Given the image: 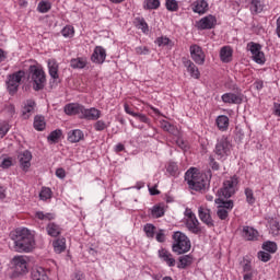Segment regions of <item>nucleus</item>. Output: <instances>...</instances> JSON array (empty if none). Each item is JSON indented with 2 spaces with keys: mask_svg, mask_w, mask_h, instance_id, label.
<instances>
[{
  "mask_svg": "<svg viewBox=\"0 0 280 280\" xmlns=\"http://www.w3.org/2000/svg\"><path fill=\"white\" fill-rule=\"evenodd\" d=\"M45 127H46L45 117L36 116L35 119H34L35 130L43 131V130H45Z\"/></svg>",
  "mask_w": 280,
  "mask_h": 280,
  "instance_id": "obj_40",
  "label": "nucleus"
},
{
  "mask_svg": "<svg viewBox=\"0 0 280 280\" xmlns=\"http://www.w3.org/2000/svg\"><path fill=\"white\" fill-rule=\"evenodd\" d=\"M13 264V277H21L27 272V258L24 256H15L12 259Z\"/></svg>",
  "mask_w": 280,
  "mask_h": 280,
  "instance_id": "obj_10",
  "label": "nucleus"
},
{
  "mask_svg": "<svg viewBox=\"0 0 280 280\" xmlns=\"http://www.w3.org/2000/svg\"><path fill=\"white\" fill-rule=\"evenodd\" d=\"M37 10L40 12V14H47L49 10H51V2L49 1H40L37 5Z\"/></svg>",
  "mask_w": 280,
  "mask_h": 280,
  "instance_id": "obj_41",
  "label": "nucleus"
},
{
  "mask_svg": "<svg viewBox=\"0 0 280 280\" xmlns=\"http://www.w3.org/2000/svg\"><path fill=\"white\" fill-rule=\"evenodd\" d=\"M67 176V172L65 168H57L56 170V177L57 178H65Z\"/></svg>",
  "mask_w": 280,
  "mask_h": 280,
  "instance_id": "obj_62",
  "label": "nucleus"
},
{
  "mask_svg": "<svg viewBox=\"0 0 280 280\" xmlns=\"http://www.w3.org/2000/svg\"><path fill=\"white\" fill-rule=\"evenodd\" d=\"M25 78V72L18 71L13 74H9L7 79V89L10 95H14L16 91H19V86L21 85V81Z\"/></svg>",
  "mask_w": 280,
  "mask_h": 280,
  "instance_id": "obj_6",
  "label": "nucleus"
},
{
  "mask_svg": "<svg viewBox=\"0 0 280 280\" xmlns=\"http://www.w3.org/2000/svg\"><path fill=\"white\" fill-rule=\"evenodd\" d=\"M156 242L163 243L165 242V230H160L155 235Z\"/></svg>",
  "mask_w": 280,
  "mask_h": 280,
  "instance_id": "obj_59",
  "label": "nucleus"
},
{
  "mask_svg": "<svg viewBox=\"0 0 280 280\" xmlns=\"http://www.w3.org/2000/svg\"><path fill=\"white\" fill-rule=\"evenodd\" d=\"M62 137V130L56 129L49 133L47 137L49 143H58Z\"/></svg>",
  "mask_w": 280,
  "mask_h": 280,
  "instance_id": "obj_38",
  "label": "nucleus"
},
{
  "mask_svg": "<svg viewBox=\"0 0 280 280\" xmlns=\"http://www.w3.org/2000/svg\"><path fill=\"white\" fill-rule=\"evenodd\" d=\"M94 128L95 130H97L98 132H102V130H106V128H108V126L106 125V122L104 120H97L94 124Z\"/></svg>",
  "mask_w": 280,
  "mask_h": 280,
  "instance_id": "obj_54",
  "label": "nucleus"
},
{
  "mask_svg": "<svg viewBox=\"0 0 280 280\" xmlns=\"http://www.w3.org/2000/svg\"><path fill=\"white\" fill-rule=\"evenodd\" d=\"M184 67L195 80H198L200 78V70H198V67L196 66V63H194V61L189 59L184 60Z\"/></svg>",
  "mask_w": 280,
  "mask_h": 280,
  "instance_id": "obj_22",
  "label": "nucleus"
},
{
  "mask_svg": "<svg viewBox=\"0 0 280 280\" xmlns=\"http://www.w3.org/2000/svg\"><path fill=\"white\" fill-rule=\"evenodd\" d=\"M10 131V125L8 122L0 124V139H3Z\"/></svg>",
  "mask_w": 280,
  "mask_h": 280,
  "instance_id": "obj_53",
  "label": "nucleus"
},
{
  "mask_svg": "<svg viewBox=\"0 0 280 280\" xmlns=\"http://www.w3.org/2000/svg\"><path fill=\"white\" fill-rule=\"evenodd\" d=\"M136 21V27H138V30H141L145 34V32H148V23L145 22V20L137 19Z\"/></svg>",
  "mask_w": 280,
  "mask_h": 280,
  "instance_id": "obj_51",
  "label": "nucleus"
},
{
  "mask_svg": "<svg viewBox=\"0 0 280 280\" xmlns=\"http://www.w3.org/2000/svg\"><path fill=\"white\" fill-rule=\"evenodd\" d=\"M155 44L159 46V47H167V45H171L172 44V40L168 38V37H158L155 39Z\"/></svg>",
  "mask_w": 280,
  "mask_h": 280,
  "instance_id": "obj_49",
  "label": "nucleus"
},
{
  "mask_svg": "<svg viewBox=\"0 0 280 280\" xmlns=\"http://www.w3.org/2000/svg\"><path fill=\"white\" fill-rule=\"evenodd\" d=\"M126 150V147L121 143H118L115 145V152H124Z\"/></svg>",
  "mask_w": 280,
  "mask_h": 280,
  "instance_id": "obj_63",
  "label": "nucleus"
},
{
  "mask_svg": "<svg viewBox=\"0 0 280 280\" xmlns=\"http://www.w3.org/2000/svg\"><path fill=\"white\" fill-rule=\"evenodd\" d=\"M158 8H161V1L160 0H145L144 1V9L145 10H158Z\"/></svg>",
  "mask_w": 280,
  "mask_h": 280,
  "instance_id": "obj_45",
  "label": "nucleus"
},
{
  "mask_svg": "<svg viewBox=\"0 0 280 280\" xmlns=\"http://www.w3.org/2000/svg\"><path fill=\"white\" fill-rule=\"evenodd\" d=\"M0 167H2V170H8L9 167H12V158L4 159L1 162Z\"/></svg>",
  "mask_w": 280,
  "mask_h": 280,
  "instance_id": "obj_58",
  "label": "nucleus"
},
{
  "mask_svg": "<svg viewBox=\"0 0 280 280\" xmlns=\"http://www.w3.org/2000/svg\"><path fill=\"white\" fill-rule=\"evenodd\" d=\"M82 108H83V105H80L78 103H70V104H67L63 108L66 115H82Z\"/></svg>",
  "mask_w": 280,
  "mask_h": 280,
  "instance_id": "obj_25",
  "label": "nucleus"
},
{
  "mask_svg": "<svg viewBox=\"0 0 280 280\" xmlns=\"http://www.w3.org/2000/svg\"><path fill=\"white\" fill-rule=\"evenodd\" d=\"M247 50L252 54V59L257 65L266 63V55L261 51V46L257 43L250 42L247 44Z\"/></svg>",
  "mask_w": 280,
  "mask_h": 280,
  "instance_id": "obj_8",
  "label": "nucleus"
},
{
  "mask_svg": "<svg viewBox=\"0 0 280 280\" xmlns=\"http://www.w3.org/2000/svg\"><path fill=\"white\" fill-rule=\"evenodd\" d=\"M166 172L171 176H178V164H176L175 162H168L166 165Z\"/></svg>",
  "mask_w": 280,
  "mask_h": 280,
  "instance_id": "obj_43",
  "label": "nucleus"
},
{
  "mask_svg": "<svg viewBox=\"0 0 280 280\" xmlns=\"http://www.w3.org/2000/svg\"><path fill=\"white\" fill-rule=\"evenodd\" d=\"M221 100L224 104H242L244 102V94L241 92L233 93L229 92L221 96Z\"/></svg>",
  "mask_w": 280,
  "mask_h": 280,
  "instance_id": "obj_14",
  "label": "nucleus"
},
{
  "mask_svg": "<svg viewBox=\"0 0 280 280\" xmlns=\"http://www.w3.org/2000/svg\"><path fill=\"white\" fill-rule=\"evenodd\" d=\"M268 224H269V233H271V235H273V237H277V235H279V233H280L279 219L271 218V219H269Z\"/></svg>",
  "mask_w": 280,
  "mask_h": 280,
  "instance_id": "obj_31",
  "label": "nucleus"
},
{
  "mask_svg": "<svg viewBox=\"0 0 280 280\" xmlns=\"http://www.w3.org/2000/svg\"><path fill=\"white\" fill-rule=\"evenodd\" d=\"M272 258V256L269 253L266 252H259L258 253V259H260V261H270V259Z\"/></svg>",
  "mask_w": 280,
  "mask_h": 280,
  "instance_id": "obj_56",
  "label": "nucleus"
},
{
  "mask_svg": "<svg viewBox=\"0 0 280 280\" xmlns=\"http://www.w3.org/2000/svg\"><path fill=\"white\" fill-rule=\"evenodd\" d=\"M151 215L152 218H163V215H165V208L161 205L154 206L151 209Z\"/></svg>",
  "mask_w": 280,
  "mask_h": 280,
  "instance_id": "obj_39",
  "label": "nucleus"
},
{
  "mask_svg": "<svg viewBox=\"0 0 280 280\" xmlns=\"http://www.w3.org/2000/svg\"><path fill=\"white\" fill-rule=\"evenodd\" d=\"M82 139H84V132L80 129H74L68 132V141H70V143H80Z\"/></svg>",
  "mask_w": 280,
  "mask_h": 280,
  "instance_id": "obj_29",
  "label": "nucleus"
},
{
  "mask_svg": "<svg viewBox=\"0 0 280 280\" xmlns=\"http://www.w3.org/2000/svg\"><path fill=\"white\" fill-rule=\"evenodd\" d=\"M31 83L34 91H43L47 84V74L40 65H33L28 69Z\"/></svg>",
  "mask_w": 280,
  "mask_h": 280,
  "instance_id": "obj_3",
  "label": "nucleus"
},
{
  "mask_svg": "<svg viewBox=\"0 0 280 280\" xmlns=\"http://www.w3.org/2000/svg\"><path fill=\"white\" fill-rule=\"evenodd\" d=\"M166 9L168 10V12H178V1L166 0Z\"/></svg>",
  "mask_w": 280,
  "mask_h": 280,
  "instance_id": "obj_48",
  "label": "nucleus"
},
{
  "mask_svg": "<svg viewBox=\"0 0 280 280\" xmlns=\"http://www.w3.org/2000/svg\"><path fill=\"white\" fill-rule=\"evenodd\" d=\"M243 279L244 280H253V277L257 275V270H254L253 265H250L249 260H244L243 261Z\"/></svg>",
  "mask_w": 280,
  "mask_h": 280,
  "instance_id": "obj_24",
  "label": "nucleus"
},
{
  "mask_svg": "<svg viewBox=\"0 0 280 280\" xmlns=\"http://www.w3.org/2000/svg\"><path fill=\"white\" fill-rule=\"evenodd\" d=\"M186 228L190 233H194L195 235H200V233H202V228H200V222L196 217H190V219H186Z\"/></svg>",
  "mask_w": 280,
  "mask_h": 280,
  "instance_id": "obj_17",
  "label": "nucleus"
},
{
  "mask_svg": "<svg viewBox=\"0 0 280 280\" xmlns=\"http://www.w3.org/2000/svg\"><path fill=\"white\" fill-rule=\"evenodd\" d=\"M58 70H59L58 62L55 59H49L48 73L55 82H58V80H60V74L58 73Z\"/></svg>",
  "mask_w": 280,
  "mask_h": 280,
  "instance_id": "obj_20",
  "label": "nucleus"
},
{
  "mask_svg": "<svg viewBox=\"0 0 280 280\" xmlns=\"http://www.w3.org/2000/svg\"><path fill=\"white\" fill-rule=\"evenodd\" d=\"M39 198L40 200H49V198H51V189L47 187L42 188Z\"/></svg>",
  "mask_w": 280,
  "mask_h": 280,
  "instance_id": "obj_50",
  "label": "nucleus"
},
{
  "mask_svg": "<svg viewBox=\"0 0 280 280\" xmlns=\"http://www.w3.org/2000/svg\"><path fill=\"white\" fill-rule=\"evenodd\" d=\"M136 54H138V56H147V54H150V48L147 46L136 47Z\"/></svg>",
  "mask_w": 280,
  "mask_h": 280,
  "instance_id": "obj_55",
  "label": "nucleus"
},
{
  "mask_svg": "<svg viewBox=\"0 0 280 280\" xmlns=\"http://www.w3.org/2000/svg\"><path fill=\"white\" fill-rule=\"evenodd\" d=\"M92 62L96 65H103L106 60V49L102 46H96L91 57Z\"/></svg>",
  "mask_w": 280,
  "mask_h": 280,
  "instance_id": "obj_16",
  "label": "nucleus"
},
{
  "mask_svg": "<svg viewBox=\"0 0 280 280\" xmlns=\"http://www.w3.org/2000/svg\"><path fill=\"white\" fill-rule=\"evenodd\" d=\"M61 35L65 38H73V36L75 35V28L71 25H66L62 30H61Z\"/></svg>",
  "mask_w": 280,
  "mask_h": 280,
  "instance_id": "obj_42",
  "label": "nucleus"
},
{
  "mask_svg": "<svg viewBox=\"0 0 280 280\" xmlns=\"http://www.w3.org/2000/svg\"><path fill=\"white\" fill-rule=\"evenodd\" d=\"M46 231L50 237H58V235L62 233V228H60L56 222H50L47 224Z\"/></svg>",
  "mask_w": 280,
  "mask_h": 280,
  "instance_id": "obj_30",
  "label": "nucleus"
},
{
  "mask_svg": "<svg viewBox=\"0 0 280 280\" xmlns=\"http://www.w3.org/2000/svg\"><path fill=\"white\" fill-rule=\"evenodd\" d=\"M31 277L33 280H49L47 271L43 267H36L32 269Z\"/></svg>",
  "mask_w": 280,
  "mask_h": 280,
  "instance_id": "obj_27",
  "label": "nucleus"
},
{
  "mask_svg": "<svg viewBox=\"0 0 280 280\" xmlns=\"http://www.w3.org/2000/svg\"><path fill=\"white\" fill-rule=\"evenodd\" d=\"M185 180L192 191H205L209 186L207 175L198 172L197 168L188 170L185 174Z\"/></svg>",
  "mask_w": 280,
  "mask_h": 280,
  "instance_id": "obj_2",
  "label": "nucleus"
},
{
  "mask_svg": "<svg viewBox=\"0 0 280 280\" xmlns=\"http://www.w3.org/2000/svg\"><path fill=\"white\" fill-rule=\"evenodd\" d=\"M218 25V19L214 15H207L197 22V30H213Z\"/></svg>",
  "mask_w": 280,
  "mask_h": 280,
  "instance_id": "obj_11",
  "label": "nucleus"
},
{
  "mask_svg": "<svg viewBox=\"0 0 280 280\" xmlns=\"http://www.w3.org/2000/svg\"><path fill=\"white\" fill-rule=\"evenodd\" d=\"M210 167L214 170V172H218V170H220V164L215 162V159H213L212 156H210Z\"/></svg>",
  "mask_w": 280,
  "mask_h": 280,
  "instance_id": "obj_61",
  "label": "nucleus"
},
{
  "mask_svg": "<svg viewBox=\"0 0 280 280\" xmlns=\"http://www.w3.org/2000/svg\"><path fill=\"white\" fill-rule=\"evenodd\" d=\"M245 196L248 205H255V195L253 194V189L246 188Z\"/></svg>",
  "mask_w": 280,
  "mask_h": 280,
  "instance_id": "obj_52",
  "label": "nucleus"
},
{
  "mask_svg": "<svg viewBox=\"0 0 280 280\" xmlns=\"http://www.w3.org/2000/svg\"><path fill=\"white\" fill-rule=\"evenodd\" d=\"M16 253H32L36 248L34 233L26 228H18L10 233Z\"/></svg>",
  "mask_w": 280,
  "mask_h": 280,
  "instance_id": "obj_1",
  "label": "nucleus"
},
{
  "mask_svg": "<svg viewBox=\"0 0 280 280\" xmlns=\"http://www.w3.org/2000/svg\"><path fill=\"white\" fill-rule=\"evenodd\" d=\"M35 217L37 218V220H42L44 222H51V220H56V214L51 213V212H43V211H38L36 212Z\"/></svg>",
  "mask_w": 280,
  "mask_h": 280,
  "instance_id": "obj_35",
  "label": "nucleus"
},
{
  "mask_svg": "<svg viewBox=\"0 0 280 280\" xmlns=\"http://www.w3.org/2000/svg\"><path fill=\"white\" fill-rule=\"evenodd\" d=\"M278 36L280 37V16L277 20V30H276Z\"/></svg>",
  "mask_w": 280,
  "mask_h": 280,
  "instance_id": "obj_64",
  "label": "nucleus"
},
{
  "mask_svg": "<svg viewBox=\"0 0 280 280\" xmlns=\"http://www.w3.org/2000/svg\"><path fill=\"white\" fill-rule=\"evenodd\" d=\"M231 141H229V138L226 136H222L215 145L214 152L217 156H220V159H224V156H229L231 154Z\"/></svg>",
  "mask_w": 280,
  "mask_h": 280,
  "instance_id": "obj_9",
  "label": "nucleus"
},
{
  "mask_svg": "<svg viewBox=\"0 0 280 280\" xmlns=\"http://www.w3.org/2000/svg\"><path fill=\"white\" fill-rule=\"evenodd\" d=\"M262 248L267 253H277V243L267 241L262 244Z\"/></svg>",
  "mask_w": 280,
  "mask_h": 280,
  "instance_id": "obj_47",
  "label": "nucleus"
},
{
  "mask_svg": "<svg viewBox=\"0 0 280 280\" xmlns=\"http://www.w3.org/2000/svg\"><path fill=\"white\" fill-rule=\"evenodd\" d=\"M209 10V3L205 0H197L192 4V12H196L197 14H205Z\"/></svg>",
  "mask_w": 280,
  "mask_h": 280,
  "instance_id": "obj_28",
  "label": "nucleus"
},
{
  "mask_svg": "<svg viewBox=\"0 0 280 280\" xmlns=\"http://www.w3.org/2000/svg\"><path fill=\"white\" fill-rule=\"evenodd\" d=\"M86 65H88L86 57H78L70 60V67H72V69H84Z\"/></svg>",
  "mask_w": 280,
  "mask_h": 280,
  "instance_id": "obj_33",
  "label": "nucleus"
},
{
  "mask_svg": "<svg viewBox=\"0 0 280 280\" xmlns=\"http://www.w3.org/2000/svg\"><path fill=\"white\" fill-rule=\"evenodd\" d=\"M264 7L261 5V2L259 0H252L250 3V12L252 14H259V12H262Z\"/></svg>",
  "mask_w": 280,
  "mask_h": 280,
  "instance_id": "obj_44",
  "label": "nucleus"
},
{
  "mask_svg": "<svg viewBox=\"0 0 280 280\" xmlns=\"http://www.w3.org/2000/svg\"><path fill=\"white\" fill-rule=\"evenodd\" d=\"M143 231H144L147 237L153 238L154 233H156V226H154V224H152V223H147L143 228Z\"/></svg>",
  "mask_w": 280,
  "mask_h": 280,
  "instance_id": "obj_46",
  "label": "nucleus"
},
{
  "mask_svg": "<svg viewBox=\"0 0 280 280\" xmlns=\"http://www.w3.org/2000/svg\"><path fill=\"white\" fill-rule=\"evenodd\" d=\"M133 117H136V119H139V121H141L142 124H150V118H148V116H145L144 114L136 113Z\"/></svg>",
  "mask_w": 280,
  "mask_h": 280,
  "instance_id": "obj_57",
  "label": "nucleus"
},
{
  "mask_svg": "<svg viewBox=\"0 0 280 280\" xmlns=\"http://www.w3.org/2000/svg\"><path fill=\"white\" fill-rule=\"evenodd\" d=\"M215 205L218 206L217 209V215L219 218V220H226L229 218V211L233 210V200H222L220 198L214 200Z\"/></svg>",
  "mask_w": 280,
  "mask_h": 280,
  "instance_id": "obj_7",
  "label": "nucleus"
},
{
  "mask_svg": "<svg viewBox=\"0 0 280 280\" xmlns=\"http://www.w3.org/2000/svg\"><path fill=\"white\" fill-rule=\"evenodd\" d=\"M215 124L222 132H225V130H229V116L221 115L217 118Z\"/></svg>",
  "mask_w": 280,
  "mask_h": 280,
  "instance_id": "obj_34",
  "label": "nucleus"
},
{
  "mask_svg": "<svg viewBox=\"0 0 280 280\" xmlns=\"http://www.w3.org/2000/svg\"><path fill=\"white\" fill-rule=\"evenodd\" d=\"M172 250L177 255H184V253H189V250H191V241H189V237H187L185 233L175 232L173 234Z\"/></svg>",
  "mask_w": 280,
  "mask_h": 280,
  "instance_id": "obj_4",
  "label": "nucleus"
},
{
  "mask_svg": "<svg viewBox=\"0 0 280 280\" xmlns=\"http://www.w3.org/2000/svg\"><path fill=\"white\" fill-rule=\"evenodd\" d=\"M19 161L23 172H27L32 167V152L24 151L19 154Z\"/></svg>",
  "mask_w": 280,
  "mask_h": 280,
  "instance_id": "obj_18",
  "label": "nucleus"
},
{
  "mask_svg": "<svg viewBox=\"0 0 280 280\" xmlns=\"http://www.w3.org/2000/svg\"><path fill=\"white\" fill-rule=\"evenodd\" d=\"M191 264H194V257L191 255H185L179 257L177 268H179L180 270H185V268H189Z\"/></svg>",
  "mask_w": 280,
  "mask_h": 280,
  "instance_id": "obj_32",
  "label": "nucleus"
},
{
  "mask_svg": "<svg viewBox=\"0 0 280 280\" xmlns=\"http://www.w3.org/2000/svg\"><path fill=\"white\" fill-rule=\"evenodd\" d=\"M242 237H244V240H247V242H253L257 240V237H259V232L250 226H243Z\"/></svg>",
  "mask_w": 280,
  "mask_h": 280,
  "instance_id": "obj_21",
  "label": "nucleus"
},
{
  "mask_svg": "<svg viewBox=\"0 0 280 280\" xmlns=\"http://www.w3.org/2000/svg\"><path fill=\"white\" fill-rule=\"evenodd\" d=\"M199 219L203 224H207L209 229L214 226L213 219L211 218V210L205 207H199L198 209Z\"/></svg>",
  "mask_w": 280,
  "mask_h": 280,
  "instance_id": "obj_15",
  "label": "nucleus"
},
{
  "mask_svg": "<svg viewBox=\"0 0 280 280\" xmlns=\"http://www.w3.org/2000/svg\"><path fill=\"white\" fill-rule=\"evenodd\" d=\"M160 126L162 130H164L165 132H170L171 135H176V132H178V129H176V127H174V125L170 124V121L167 120H162L160 122Z\"/></svg>",
  "mask_w": 280,
  "mask_h": 280,
  "instance_id": "obj_36",
  "label": "nucleus"
},
{
  "mask_svg": "<svg viewBox=\"0 0 280 280\" xmlns=\"http://www.w3.org/2000/svg\"><path fill=\"white\" fill-rule=\"evenodd\" d=\"M159 257L170 268H174V266H176V259L174 258V255H172V253H170L167 249H160Z\"/></svg>",
  "mask_w": 280,
  "mask_h": 280,
  "instance_id": "obj_19",
  "label": "nucleus"
},
{
  "mask_svg": "<svg viewBox=\"0 0 280 280\" xmlns=\"http://www.w3.org/2000/svg\"><path fill=\"white\" fill-rule=\"evenodd\" d=\"M52 246L55 252L62 253L65 248H67V240L65 238H58L55 242H52Z\"/></svg>",
  "mask_w": 280,
  "mask_h": 280,
  "instance_id": "obj_37",
  "label": "nucleus"
},
{
  "mask_svg": "<svg viewBox=\"0 0 280 280\" xmlns=\"http://www.w3.org/2000/svg\"><path fill=\"white\" fill-rule=\"evenodd\" d=\"M100 117H102V112L95 107L86 109L83 106L80 115V119H89L90 121H97Z\"/></svg>",
  "mask_w": 280,
  "mask_h": 280,
  "instance_id": "obj_13",
  "label": "nucleus"
},
{
  "mask_svg": "<svg viewBox=\"0 0 280 280\" xmlns=\"http://www.w3.org/2000/svg\"><path fill=\"white\" fill-rule=\"evenodd\" d=\"M35 107L36 102H34V100H27L22 108V117L24 119H30V117H32V114L34 113Z\"/></svg>",
  "mask_w": 280,
  "mask_h": 280,
  "instance_id": "obj_23",
  "label": "nucleus"
},
{
  "mask_svg": "<svg viewBox=\"0 0 280 280\" xmlns=\"http://www.w3.org/2000/svg\"><path fill=\"white\" fill-rule=\"evenodd\" d=\"M124 108H125V113H127V115H131V117H135V115H137V113H135V109H132V107H130V105H128V103H125Z\"/></svg>",
  "mask_w": 280,
  "mask_h": 280,
  "instance_id": "obj_60",
  "label": "nucleus"
},
{
  "mask_svg": "<svg viewBox=\"0 0 280 280\" xmlns=\"http://www.w3.org/2000/svg\"><path fill=\"white\" fill-rule=\"evenodd\" d=\"M220 60L221 62L229 63L233 60V48L231 46H223L220 49Z\"/></svg>",
  "mask_w": 280,
  "mask_h": 280,
  "instance_id": "obj_26",
  "label": "nucleus"
},
{
  "mask_svg": "<svg viewBox=\"0 0 280 280\" xmlns=\"http://www.w3.org/2000/svg\"><path fill=\"white\" fill-rule=\"evenodd\" d=\"M237 176H232L223 182V186L218 190L219 198H231L237 191Z\"/></svg>",
  "mask_w": 280,
  "mask_h": 280,
  "instance_id": "obj_5",
  "label": "nucleus"
},
{
  "mask_svg": "<svg viewBox=\"0 0 280 280\" xmlns=\"http://www.w3.org/2000/svg\"><path fill=\"white\" fill-rule=\"evenodd\" d=\"M190 56H191V59L194 60V62H196V65H205L206 55H205V51L202 50V47H200L196 44L191 45L190 46Z\"/></svg>",
  "mask_w": 280,
  "mask_h": 280,
  "instance_id": "obj_12",
  "label": "nucleus"
}]
</instances>
